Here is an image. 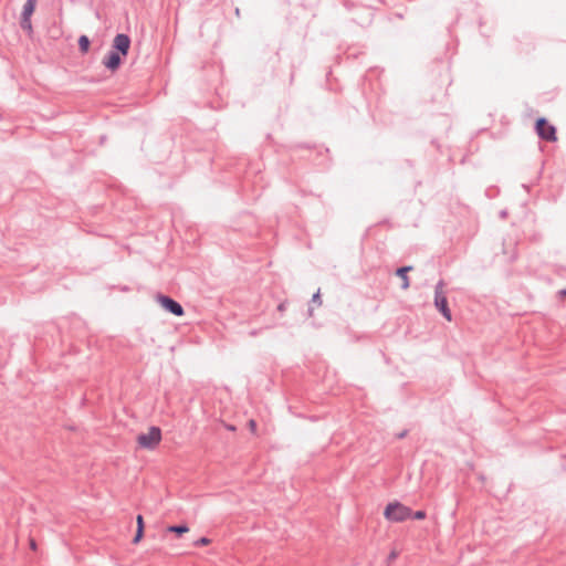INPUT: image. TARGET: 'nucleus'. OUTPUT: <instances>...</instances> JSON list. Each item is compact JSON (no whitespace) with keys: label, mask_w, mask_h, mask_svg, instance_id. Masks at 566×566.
I'll return each instance as SVG.
<instances>
[{"label":"nucleus","mask_w":566,"mask_h":566,"mask_svg":"<svg viewBox=\"0 0 566 566\" xmlns=\"http://www.w3.org/2000/svg\"><path fill=\"white\" fill-rule=\"evenodd\" d=\"M167 532L176 533L177 535H182L189 532V527L187 525L168 526Z\"/></svg>","instance_id":"nucleus-12"},{"label":"nucleus","mask_w":566,"mask_h":566,"mask_svg":"<svg viewBox=\"0 0 566 566\" xmlns=\"http://www.w3.org/2000/svg\"><path fill=\"white\" fill-rule=\"evenodd\" d=\"M227 428H228L229 430H231V431H234V430H235V428H234L233 426H228Z\"/></svg>","instance_id":"nucleus-18"},{"label":"nucleus","mask_w":566,"mask_h":566,"mask_svg":"<svg viewBox=\"0 0 566 566\" xmlns=\"http://www.w3.org/2000/svg\"><path fill=\"white\" fill-rule=\"evenodd\" d=\"M560 295L566 296V290L560 291Z\"/></svg>","instance_id":"nucleus-19"},{"label":"nucleus","mask_w":566,"mask_h":566,"mask_svg":"<svg viewBox=\"0 0 566 566\" xmlns=\"http://www.w3.org/2000/svg\"><path fill=\"white\" fill-rule=\"evenodd\" d=\"M411 515L412 511L408 506L397 501L389 503L384 511L385 518L394 523L403 522L410 518Z\"/></svg>","instance_id":"nucleus-1"},{"label":"nucleus","mask_w":566,"mask_h":566,"mask_svg":"<svg viewBox=\"0 0 566 566\" xmlns=\"http://www.w3.org/2000/svg\"><path fill=\"white\" fill-rule=\"evenodd\" d=\"M313 301L314 302H319V293L318 292L316 294H314Z\"/></svg>","instance_id":"nucleus-17"},{"label":"nucleus","mask_w":566,"mask_h":566,"mask_svg":"<svg viewBox=\"0 0 566 566\" xmlns=\"http://www.w3.org/2000/svg\"><path fill=\"white\" fill-rule=\"evenodd\" d=\"M38 0H27V2L23 6V10L21 13V27L23 30L28 31L29 33L32 32V22L31 17L35 10Z\"/></svg>","instance_id":"nucleus-4"},{"label":"nucleus","mask_w":566,"mask_h":566,"mask_svg":"<svg viewBox=\"0 0 566 566\" xmlns=\"http://www.w3.org/2000/svg\"><path fill=\"white\" fill-rule=\"evenodd\" d=\"M138 447L145 450H155L161 441V430L158 427H150L146 432L137 436Z\"/></svg>","instance_id":"nucleus-2"},{"label":"nucleus","mask_w":566,"mask_h":566,"mask_svg":"<svg viewBox=\"0 0 566 566\" xmlns=\"http://www.w3.org/2000/svg\"><path fill=\"white\" fill-rule=\"evenodd\" d=\"M159 305L166 310L167 312H170L171 314L176 316H182L184 315V308L182 306L174 301L172 298L166 296V295H158L156 297Z\"/></svg>","instance_id":"nucleus-6"},{"label":"nucleus","mask_w":566,"mask_h":566,"mask_svg":"<svg viewBox=\"0 0 566 566\" xmlns=\"http://www.w3.org/2000/svg\"><path fill=\"white\" fill-rule=\"evenodd\" d=\"M248 427L251 431L252 434L256 436L258 434V428H256V422L255 420L251 419L249 422H248Z\"/></svg>","instance_id":"nucleus-13"},{"label":"nucleus","mask_w":566,"mask_h":566,"mask_svg":"<svg viewBox=\"0 0 566 566\" xmlns=\"http://www.w3.org/2000/svg\"><path fill=\"white\" fill-rule=\"evenodd\" d=\"M412 516L415 518H417V520H423V518H426V512L424 511H417Z\"/></svg>","instance_id":"nucleus-15"},{"label":"nucleus","mask_w":566,"mask_h":566,"mask_svg":"<svg viewBox=\"0 0 566 566\" xmlns=\"http://www.w3.org/2000/svg\"><path fill=\"white\" fill-rule=\"evenodd\" d=\"M536 130L541 138L548 142L556 140V129L554 126L548 124L545 118H539L536 122Z\"/></svg>","instance_id":"nucleus-5"},{"label":"nucleus","mask_w":566,"mask_h":566,"mask_svg":"<svg viewBox=\"0 0 566 566\" xmlns=\"http://www.w3.org/2000/svg\"><path fill=\"white\" fill-rule=\"evenodd\" d=\"M211 543V541L208 537H201L198 541H196L197 546H207Z\"/></svg>","instance_id":"nucleus-14"},{"label":"nucleus","mask_w":566,"mask_h":566,"mask_svg":"<svg viewBox=\"0 0 566 566\" xmlns=\"http://www.w3.org/2000/svg\"><path fill=\"white\" fill-rule=\"evenodd\" d=\"M446 283L443 281H439L434 289V305L437 310L443 315V317L448 321H452V314L448 306V300L446 296Z\"/></svg>","instance_id":"nucleus-3"},{"label":"nucleus","mask_w":566,"mask_h":566,"mask_svg":"<svg viewBox=\"0 0 566 566\" xmlns=\"http://www.w3.org/2000/svg\"><path fill=\"white\" fill-rule=\"evenodd\" d=\"M90 39L86 35H81L78 38V46L82 53H87L90 50Z\"/></svg>","instance_id":"nucleus-11"},{"label":"nucleus","mask_w":566,"mask_h":566,"mask_svg":"<svg viewBox=\"0 0 566 566\" xmlns=\"http://www.w3.org/2000/svg\"><path fill=\"white\" fill-rule=\"evenodd\" d=\"M29 544H30V548L32 551H36L38 546H36V543H35V541L33 538L30 539Z\"/></svg>","instance_id":"nucleus-16"},{"label":"nucleus","mask_w":566,"mask_h":566,"mask_svg":"<svg viewBox=\"0 0 566 566\" xmlns=\"http://www.w3.org/2000/svg\"><path fill=\"white\" fill-rule=\"evenodd\" d=\"M130 48V39L126 34H117L113 40V49L115 52L120 53L123 56L128 54Z\"/></svg>","instance_id":"nucleus-7"},{"label":"nucleus","mask_w":566,"mask_h":566,"mask_svg":"<svg viewBox=\"0 0 566 566\" xmlns=\"http://www.w3.org/2000/svg\"><path fill=\"white\" fill-rule=\"evenodd\" d=\"M122 56L123 55L120 53L112 51L103 59V65L107 70L115 72L120 66Z\"/></svg>","instance_id":"nucleus-8"},{"label":"nucleus","mask_w":566,"mask_h":566,"mask_svg":"<svg viewBox=\"0 0 566 566\" xmlns=\"http://www.w3.org/2000/svg\"><path fill=\"white\" fill-rule=\"evenodd\" d=\"M411 270H412L411 266H402L397 270V275L401 279V282H402L401 287L403 290H407L410 286V282H409V277H408L407 273Z\"/></svg>","instance_id":"nucleus-9"},{"label":"nucleus","mask_w":566,"mask_h":566,"mask_svg":"<svg viewBox=\"0 0 566 566\" xmlns=\"http://www.w3.org/2000/svg\"><path fill=\"white\" fill-rule=\"evenodd\" d=\"M136 523H137V531H136L135 537L133 539L134 544L139 543L144 536V518L142 515H137Z\"/></svg>","instance_id":"nucleus-10"}]
</instances>
